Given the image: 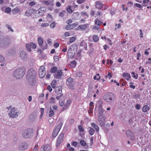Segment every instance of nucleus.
<instances>
[{"instance_id":"nucleus-1","label":"nucleus","mask_w":151,"mask_h":151,"mask_svg":"<svg viewBox=\"0 0 151 151\" xmlns=\"http://www.w3.org/2000/svg\"><path fill=\"white\" fill-rule=\"evenodd\" d=\"M25 73V68L23 67L17 68L14 72V76L17 79L23 77Z\"/></svg>"},{"instance_id":"nucleus-2","label":"nucleus","mask_w":151,"mask_h":151,"mask_svg":"<svg viewBox=\"0 0 151 151\" xmlns=\"http://www.w3.org/2000/svg\"><path fill=\"white\" fill-rule=\"evenodd\" d=\"M103 99L106 102H111L113 101L114 100L115 96L112 93H107L104 95Z\"/></svg>"},{"instance_id":"nucleus-3","label":"nucleus","mask_w":151,"mask_h":151,"mask_svg":"<svg viewBox=\"0 0 151 151\" xmlns=\"http://www.w3.org/2000/svg\"><path fill=\"white\" fill-rule=\"evenodd\" d=\"M19 112L17 109L14 107L11 109L9 113V116L10 118H17L18 116Z\"/></svg>"},{"instance_id":"nucleus-4","label":"nucleus","mask_w":151,"mask_h":151,"mask_svg":"<svg viewBox=\"0 0 151 151\" xmlns=\"http://www.w3.org/2000/svg\"><path fill=\"white\" fill-rule=\"evenodd\" d=\"M32 130L31 129H29L24 131L22 135L25 138H28L31 137L32 134Z\"/></svg>"},{"instance_id":"nucleus-5","label":"nucleus","mask_w":151,"mask_h":151,"mask_svg":"<svg viewBox=\"0 0 151 151\" xmlns=\"http://www.w3.org/2000/svg\"><path fill=\"white\" fill-rule=\"evenodd\" d=\"M62 125V124L60 123L56 126L52 133V136L53 137H56L60 131Z\"/></svg>"},{"instance_id":"nucleus-6","label":"nucleus","mask_w":151,"mask_h":151,"mask_svg":"<svg viewBox=\"0 0 151 151\" xmlns=\"http://www.w3.org/2000/svg\"><path fill=\"white\" fill-rule=\"evenodd\" d=\"M76 50V45L74 44L72 45L69 49L68 51V56L69 57L71 56L70 55L71 53H73L72 55H73L74 52Z\"/></svg>"},{"instance_id":"nucleus-7","label":"nucleus","mask_w":151,"mask_h":151,"mask_svg":"<svg viewBox=\"0 0 151 151\" xmlns=\"http://www.w3.org/2000/svg\"><path fill=\"white\" fill-rule=\"evenodd\" d=\"M36 73L35 71L32 69H30L27 73V78L36 77Z\"/></svg>"},{"instance_id":"nucleus-8","label":"nucleus","mask_w":151,"mask_h":151,"mask_svg":"<svg viewBox=\"0 0 151 151\" xmlns=\"http://www.w3.org/2000/svg\"><path fill=\"white\" fill-rule=\"evenodd\" d=\"M39 72L40 77V78H42L45 76V74L44 67L43 66H41L39 69Z\"/></svg>"},{"instance_id":"nucleus-9","label":"nucleus","mask_w":151,"mask_h":151,"mask_svg":"<svg viewBox=\"0 0 151 151\" xmlns=\"http://www.w3.org/2000/svg\"><path fill=\"white\" fill-rule=\"evenodd\" d=\"M106 119L105 116L104 115H98V120L101 126L104 125Z\"/></svg>"},{"instance_id":"nucleus-10","label":"nucleus","mask_w":151,"mask_h":151,"mask_svg":"<svg viewBox=\"0 0 151 151\" xmlns=\"http://www.w3.org/2000/svg\"><path fill=\"white\" fill-rule=\"evenodd\" d=\"M64 134H60L58 136L56 141V145L57 147L59 146L63 140Z\"/></svg>"},{"instance_id":"nucleus-11","label":"nucleus","mask_w":151,"mask_h":151,"mask_svg":"<svg viewBox=\"0 0 151 151\" xmlns=\"http://www.w3.org/2000/svg\"><path fill=\"white\" fill-rule=\"evenodd\" d=\"M71 103L72 100L71 99L67 100L64 106L63 107L62 111H64L66 110L71 105Z\"/></svg>"},{"instance_id":"nucleus-12","label":"nucleus","mask_w":151,"mask_h":151,"mask_svg":"<svg viewBox=\"0 0 151 151\" xmlns=\"http://www.w3.org/2000/svg\"><path fill=\"white\" fill-rule=\"evenodd\" d=\"M28 83L32 86L35 85L36 83V79L35 77L27 78Z\"/></svg>"},{"instance_id":"nucleus-13","label":"nucleus","mask_w":151,"mask_h":151,"mask_svg":"<svg viewBox=\"0 0 151 151\" xmlns=\"http://www.w3.org/2000/svg\"><path fill=\"white\" fill-rule=\"evenodd\" d=\"M36 11L33 9H30L27 10L25 13V15L27 17L32 16L34 13H35Z\"/></svg>"},{"instance_id":"nucleus-14","label":"nucleus","mask_w":151,"mask_h":151,"mask_svg":"<svg viewBox=\"0 0 151 151\" xmlns=\"http://www.w3.org/2000/svg\"><path fill=\"white\" fill-rule=\"evenodd\" d=\"M51 150V147L49 145H43L41 147V151H50Z\"/></svg>"},{"instance_id":"nucleus-15","label":"nucleus","mask_w":151,"mask_h":151,"mask_svg":"<svg viewBox=\"0 0 151 151\" xmlns=\"http://www.w3.org/2000/svg\"><path fill=\"white\" fill-rule=\"evenodd\" d=\"M63 76L62 71L58 70L54 74V76L55 78L57 79H60Z\"/></svg>"},{"instance_id":"nucleus-16","label":"nucleus","mask_w":151,"mask_h":151,"mask_svg":"<svg viewBox=\"0 0 151 151\" xmlns=\"http://www.w3.org/2000/svg\"><path fill=\"white\" fill-rule=\"evenodd\" d=\"M9 43L7 41L0 40V46L3 48H6L8 46Z\"/></svg>"},{"instance_id":"nucleus-17","label":"nucleus","mask_w":151,"mask_h":151,"mask_svg":"<svg viewBox=\"0 0 151 151\" xmlns=\"http://www.w3.org/2000/svg\"><path fill=\"white\" fill-rule=\"evenodd\" d=\"M95 7L98 9H101L103 7V4L100 1H96L95 2Z\"/></svg>"},{"instance_id":"nucleus-18","label":"nucleus","mask_w":151,"mask_h":151,"mask_svg":"<svg viewBox=\"0 0 151 151\" xmlns=\"http://www.w3.org/2000/svg\"><path fill=\"white\" fill-rule=\"evenodd\" d=\"M20 56L22 60L25 61L27 60V55L25 52L22 51L20 54Z\"/></svg>"},{"instance_id":"nucleus-19","label":"nucleus","mask_w":151,"mask_h":151,"mask_svg":"<svg viewBox=\"0 0 151 151\" xmlns=\"http://www.w3.org/2000/svg\"><path fill=\"white\" fill-rule=\"evenodd\" d=\"M126 134L128 137H130V138L131 140H134V137L133 133L130 131H128L126 132Z\"/></svg>"},{"instance_id":"nucleus-20","label":"nucleus","mask_w":151,"mask_h":151,"mask_svg":"<svg viewBox=\"0 0 151 151\" xmlns=\"http://www.w3.org/2000/svg\"><path fill=\"white\" fill-rule=\"evenodd\" d=\"M77 25H78V24H68V25L65 27V28L67 30H70L73 29V27Z\"/></svg>"},{"instance_id":"nucleus-21","label":"nucleus","mask_w":151,"mask_h":151,"mask_svg":"<svg viewBox=\"0 0 151 151\" xmlns=\"http://www.w3.org/2000/svg\"><path fill=\"white\" fill-rule=\"evenodd\" d=\"M27 147V145L26 143H21L19 146V148L22 150L26 149Z\"/></svg>"},{"instance_id":"nucleus-22","label":"nucleus","mask_w":151,"mask_h":151,"mask_svg":"<svg viewBox=\"0 0 151 151\" xmlns=\"http://www.w3.org/2000/svg\"><path fill=\"white\" fill-rule=\"evenodd\" d=\"M73 81V79L71 78H68L67 80V84L68 86V87L71 88L73 89V86H71V85H70V83L72 82Z\"/></svg>"},{"instance_id":"nucleus-23","label":"nucleus","mask_w":151,"mask_h":151,"mask_svg":"<svg viewBox=\"0 0 151 151\" xmlns=\"http://www.w3.org/2000/svg\"><path fill=\"white\" fill-rule=\"evenodd\" d=\"M143 4L144 6H146L151 5V1L149 0H143Z\"/></svg>"},{"instance_id":"nucleus-24","label":"nucleus","mask_w":151,"mask_h":151,"mask_svg":"<svg viewBox=\"0 0 151 151\" xmlns=\"http://www.w3.org/2000/svg\"><path fill=\"white\" fill-rule=\"evenodd\" d=\"M99 115H103V113L104 112V110L102 107L100 105L99 107Z\"/></svg>"},{"instance_id":"nucleus-25","label":"nucleus","mask_w":151,"mask_h":151,"mask_svg":"<svg viewBox=\"0 0 151 151\" xmlns=\"http://www.w3.org/2000/svg\"><path fill=\"white\" fill-rule=\"evenodd\" d=\"M123 76L127 80H129L131 77L130 75L127 73H124L123 74Z\"/></svg>"},{"instance_id":"nucleus-26","label":"nucleus","mask_w":151,"mask_h":151,"mask_svg":"<svg viewBox=\"0 0 151 151\" xmlns=\"http://www.w3.org/2000/svg\"><path fill=\"white\" fill-rule=\"evenodd\" d=\"M55 92L57 95L60 94L62 92V90L60 87H57L55 88Z\"/></svg>"},{"instance_id":"nucleus-27","label":"nucleus","mask_w":151,"mask_h":151,"mask_svg":"<svg viewBox=\"0 0 151 151\" xmlns=\"http://www.w3.org/2000/svg\"><path fill=\"white\" fill-rule=\"evenodd\" d=\"M103 22L98 19H96L95 20V24L96 25L99 26L101 25Z\"/></svg>"},{"instance_id":"nucleus-28","label":"nucleus","mask_w":151,"mask_h":151,"mask_svg":"<svg viewBox=\"0 0 151 151\" xmlns=\"http://www.w3.org/2000/svg\"><path fill=\"white\" fill-rule=\"evenodd\" d=\"M149 110L150 107L147 105H145L143 106L142 111L144 112H146Z\"/></svg>"},{"instance_id":"nucleus-29","label":"nucleus","mask_w":151,"mask_h":151,"mask_svg":"<svg viewBox=\"0 0 151 151\" xmlns=\"http://www.w3.org/2000/svg\"><path fill=\"white\" fill-rule=\"evenodd\" d=\"M37 41L39 45L40 46L42 45L43 43V40L42 38L40 37H39L37 39Z\"/></svg>"},{"instance_id":"nucleus-30","label":"nucleus","mask_w":151,"mask_h":151,"mask_svg":"<svg viewBox=\"0 0 151 151\" xmlns=\"http://www.w3.org/2000/svg\"><path fill=\"white\" fill-rule=\"evenodd\" d=\"M91 126L93 127L97 131H98L99 128L98 126L94 123H92L91 124Z\"/></svg>"},{"instance_id":"nucleus-31","label":"nucleus","mask_w":151,"mask_h":151,"mask_svg":"<svg viewBox=\"0 0 151 151\" xmlns=\"http://www.w3.org/2000/svg\"><path fill=\"white\" fill-rule=\"evenodd\" d=\"M88 26L87 24H84L79 26L78 27V29H81L82 30H84Z\"/></svg>"},{"instance_id":"nucleus-32","label":"nucleus","mask_w":151,"mask_h":151,"mask_svg":"<svg viewBox=\"0 0 151 151\" xmlns=\"http://www.w3.org/2000/svg\"><path fill=\"white\" fill-rule=\"evenodd\" d=\"M73 18L75 19H78L79 18V14L77 13H74L72 15Z\"/></svg>"},{"instance_id":"nucleus-33","label":"nucleus","mask_w":151,"mask_h":151,"mask_svg":"<svg viewBox=\"0 0 151 151\" xmlns=\"http://www.w3.org/2000/svg\"><path fill=\"white\" fill-rule=\"evenodd\" d=\"M20 11L19 9L17 7L13 9L12 10V12L13 14H15L18 12Z\"/></svg>"},{"instance_id":"nucleus-34","label":"nucleus","mask_w":151,"mask_h":151,"mask_svg":"<svg viewBox=\"0 0 151 151\" xmlns=\"http://www.w3.org/2000/svg\"><path fill=\"white\" fill-rule=\"evenodd\" d=\"M55 113L54 111L51 108H50L49 111V116L50 117L53 116L54 114Z\"/></svg>"},{"instance_id":"nucleus-35","label":"nucleus","mask_w":151,"mask_h":151,"mask_svg":"<svg viewBox=\"0 0 151 151\" xmlns=\"http://www.w3.org/2000/svg\"><path fill=\"white\" fill-rule=\"evenodd\" d=\"M55 99L53 97H51L49 100V103L51 104H55Z\"/></svg>"},{"instance_id":"nucleus-36","label":"nucleus","mask_w":151,"mask_h":151,"mask_svg":"<svg viewBox=\"0 0 151 151\" xmlns=\"http://www.w3.org/2000/svg\"><path fill=\"white\" fill-rule=\"evenodd\" d=\"M47 20L50 22H51L53 20V17L50 14H48L47 15Z\"/></svg>"},{"instance_id":"nucleus-37","label":"nucleus","mask_w":151,"mask_h":151,"mask_svg":"<svg viewBox=\"0 0 151 151\" xmlns=\"http://www.w3.org/2000/svg\"><path fill=\"white\" fill-rule=\"evenodd\" d=\"M88 128L89 129V134L91 135H92L94 134V132H95L94 129H93L91 128V127H89Z\"/></svg>"},{"instance_id":"nucleus-38","label":"nucleus","mask_w":151,"mask_h":151,"mask_svg":"<svg viewBox=\"0 0 151 151\" xmlns=\"http://www.w3.org/2000/svg\"><path fill=\"white\" fill-rule=\"evenodd\" d=\"M76 62L75 60L72 61L70 64V67L72 68L75 67L76 66Z\"/></svg>"},{"instance_id":"nucleus-39","label":"nucleus","mask_w":151,"mask_h":151,"mask_svg":"<svg viewBox=\"0 0 151 151\" xmlns=\"http://www.w3.org/2000/svg\"><path fill=\"white\" fill-rule=\"evenodd\" d=\"M100 76H99V73L97 74L93 77L94 80H96L97 81L99 80L100 79Z\"/></svg>"},{"instance_id":"nucleus-40","label":"nucleus","mask_w":151,"mask_h":151,"mask_svg":"<svg viewBox=\"0 0 151 151\" xmlns=\"http://www.w3.org/2000/svg\"><path fill=\"white\" fill-rule=\"evenodd\" d=\"M136 7H137L138 8H139L140 9H141L142 7V5L141 4L138 3H135L134 4V8H135Z\"/></svg>"},{"instance_id":"nucleus-41","label":"nucleus","mask_w":151,"mask_h":151,"mask_svg":"<svg viewBox=\"0 0 151 151\" xmlns=\"http://www.w3.org/2000/svg\"><path fill=\"white\" fill-rule=\"evenodd\" d=\"M132 77L135 79L137 78L138 77V75L137 74H135L134 72H132L131 73Z\"/></svg>"},{"instance_id":"nucleus-42","label":"nucleus","mask_w":151,"mask_h":151,"mask_svg":"<svg viewBox=\"0 0 151 151\" xmlns=\"http://www.w3.org/2000/svg\"><path fill=\"white\" fill-rule=\"evenodd\" d=\"M55 22H53L50 24V27L51 28L53 29L55 27Z\"/></svg>"},{"instance_id":"nucleus-43","label":"nucleus","mask_w":151,"mask_h":151,"mask_svg":"<svg viewBox=\"0 0 151 151\" xmlns=\"http://www.w3.org/2000/svg\"><path fill=\"white\" fill-rule=\"evenodd\" d=\"M93 39L95 42H97L99 40V37L96 35H94L93 36Z\"/></svg>"},{"instance_id":"nucleus-44","label":"nucleus","mask_w":151,"mask_h":151,"mask_svg":"<svg viewBox=\"0 0 151 151\" xmlns=\"http://www.w3.org/2000/svg\"><path fill=\"white\" fill-rule=\"evenodd\" d=\"M80 143L81 145L83 146H85L86 145V143L83 140H81L80 141Z\"/></svg>"},{"instance_id":"nucleus-45","label":"nucleus","mask_w":151,"mask_h":151,"mask_svg":"<svg viewBox=\"0 0 151 151\" xmlns=\"http://www.w3.org/2000/svg\"><path fill=\"white\" fill-rule=\"evenodd\" d=\"M30 45H31V47L33 49H35L36 48V45L33 42L30 43Z\"/></svg>"},{"instance_id":"nucleus-46","label":"nucleus","mask_w":151,"mask_h":151,"mask_svg":"<svg viewBox=\"0 0 151 151\" xmlns=\"http://www.w3.org/2000/svg\"><path fill=\"white\" fill-rule=\"evenodd\" d=\"M78 128L80 132H83L84 133V129L82 126L79 125L78 126Z\"/></svg>"},{"instance_id":"nucleus-47","label":"nucleus","mask_w":151,"mask_h":151,"mask_svg":"<svg viewBox=\"0 0 151 151\" xmlns=\"http://www.w3.org/2000/svg\"><path fill=\"white\" fill-rule=\"evenodd\" d=\"M57 70V68L55 67H53L51 68V72L53 73H55L56 72Z\"/></svg>"},{"instance_id":"nucleus-48","label":"nucleus","mask_w":151,"mask_h":151,"mask_svg":"<svg viewBox=\"0 0 151 151\" xmlns=\"http://www.w3.org/2000/svg\"><path fill=\"white\" fill-rule=\"evenodd\" d=\"M26 47L27 48V49L29 51H31V45H30V43L29 44H27L26 45Z\"/></svg>"},{"instance_id":"nucleus-49","label":"nucleus","mask_w":151,"mask_h":151,"mask_svg":"<svg viewBox=\"0 0 151 151\" xmlns=\"http://www.w3.org/2000/svg\"><path fill=\"white\" fill-rule=\"evenodd\" d=\"M71 8V6H69L67 9V11L69 13H71L73 12V11Z\"/></svg>"},{"instance_id":"nucleus-50","label":"nucleus","mask_w":151,"mask_h":151,"mask_svg":"<svg viewBox=\"0 0 151 151\" xmlns=\"http://www.w3.org/2000/svg\"><path fill=\"white\" fill-rule=\"evenodd\" d=\"M81 14L84 17H88V16L87 13L84 11L81 12Z\"/></svg>"},{"instance_id":"nucleus-51","label":"nucleus","mask_w":151,"mask_h":151,"mask_svg":"<svg viewBox=\"0 0 151 151\" xmlns=\"http://www.w3.org/2000/svg\"><path fill=\"white\" fill-rule=\"evenodd\" d=\"M76 40V38L75 37H71L70 40V43H72L74 42Z\"/></svg>"},{"instance_id":"nucleus-52","label":"nucleus","mask_w":151,"mask_h":151,"mask_svg":"<svg viewBox=\"0 0 151 151\" xmlns=\"http://www.w3.org/2000/svg\"><path fill=\"white\" fill-rule=\"evenodd\" d=\"M71 144L72 146L76 147L77 145L78 142L76 141H72Z\"/></svg>"},{"instance_id":"nucleus-53","label":"nucleus","mask_w":151,"mask_h":151,"mask_svg":"<svg viewBox=\"0 0 151 151\" xmlns=\"http://www.w3.org/2000/svg\"><path fill=\"white\" fill-rule=\"evenodd\" d=\"M56 82V81L55 80H54V81H52V82L51 83V86L53 88H55L56 87L55 85Z\"/></svg>"},{"instance_id":"nucleus-54","label":"nucleus","mask_w":151,"mask_h":151,"mask_svg":"<svg viewBox=\"0 0 151 151\" xmlns=\"http://www.w3.org/2000/svg\"><path fill=\"white\" fill-rule=\"evenodd\" d=\"M115 29H119L121 27V24H116L115 25Z\"/></svg>"},{"instance_id":"nucleus-55","label":"nucleus","mask_w":151,"mask_h":151,"mask_svg":"<svg viewBox=\"0 0 151 151\" xmlns=\"http://www.w3.org/2000/svg\"><path fill=\"white\" fill-rule=\"evenodd\" d=\"M113 63L112 61L111 60H107V64H109L111 65Z\"/></svg>"},{"instance_id":"nucleus-56","label":"nucleus","mask_w":151,"mask_h":151,"mask_svg":"<svg viewBox=\"0 0 151 151\" xmlns=\"http://www.w3.org/2000/svg\"><path fill=\"white\" fill-rule=\"evenodd\" d=\"M11 11V9L10 8H7L5 9V12L7 13H10Z\"/></svg>"},{"instance_id":"nucleus-57","label":"nucleus","mask_w":151,"mask_h":151,"mask_svg":"<svg viewBox=\"0 0 151 151\" xmlns=\"http://www.w3.org/2000/svg\"><path fill=\"white\" fill-rule=\"evenodd\" d=\"M59 105L61 106H63L64 105H64L65 104L64 102L62 100L59 101Z\"/></svg>"},{"instance_id":"nucleus-58","label":"nucleus","mask_w":151,"mask_h":151,"mask_svg":"<svg viewBox=\"0 0 151 151\" xmlns=\"http://www.w3.org/2000/svg\"><path fill=\"white\" fill-rule=\"evenodd\" d=\"M36 3L34 1L30 2L29 3V4L30 6H33Z\"/></svg>"},{"instance_id":"nucleus-59","label":"nucleus","mask_w":151,"mask_h":151,"mask_svg":"<svg viewBox=\"0 0 151 151\" xmlns=\"http://www.w3.org/2000/svg\"><path fill=\"white\" fill-rule=\"evenodd\" d=\"M4 58L3 56L0 55V62H3L4 61Z\"/></svg>"},{"instance_id":"nucleus-60","label":"nucleus","mask_w":151,"mask_h":151,"mask_svg":"<svg viewBox=\"0 0 151 151\" xmlns=\"http://www.w3.org/2000/svg\"><path fill=\"white\" fill-rule=\"evenodd\" d=\"M49 24L47 23H45L42 24H41V26L42 27H47L49 26Z\"/></svg>"},{"instance_id":"nucleus-61","label":"nucleus","mask_w":151,"mask_h":151,"mask_svg":"<svg viewBox=\"0 0 151 151\" xmlns=\"http://www.w3.org/2000/svg\"><path fill=\"white\" fill-rule=\"evenodd\" d=\"M139 35L140 37L142 38L143 37V33L142 32V30L141 29L139 30Z\"/></svg>"},{"instance_id":"nucleus-62","label":"nucleus","mask_w":151,"mask_h":151,"mask_svg":"<svg viewBox=\"0 0 151 151\" xmlns=\"http://www.w3.org/2000/svg\"><path fill=\"white\" fill-rule=\"evenodd\" d=\"M85 1V0H77V2L79 4H81L84 2Z\"/></svg>"},{"instance_id":"nucleus-63","label":"nucleus","mask_w":151,"mask_h":151,"mask_svg":"<svg viewBox=\"0 0 151 151\" xmlns=\"http://www.w3.org/2000/svg\"><path fill=\"white\" fill-rule=\"evenodd\" d=\"M74 149L73 147H70L68 148L66 151H74Z\"/></svg>"},{"instance_id":"nucleus-64","label":"nucleus","mask_w":151,"mask_h":151,"mask_svg":"<svg viewBox=\"0 0 151 151\" xmlns=\"http://www.w3.org/2000/svg\"><path fill=\"white\" fill-rule=\"evenodd\" d=\"M93 108L90 107L89 108V109L88 110V113L89 114L91 113L93 111Z\"/></svg>"}]
</instances>
